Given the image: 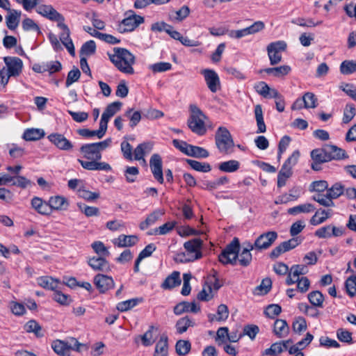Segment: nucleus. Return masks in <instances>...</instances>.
I'll return each instance as SVG.
<instances>
[{
	"label": "nucleus",
	"mask_w": 356,
	"mask_h": 356,
	"mask_svg": "<svg viewBox=\"0 0 356 356\" xmlns=\"http://www.w3.org/2000/svg\"><path fill=\"white\" fill-rule=\"evenodd\" d=\"M113 53H107L111 62L121 72L126 74H133V65L136 63L135 56L128 49L122 47H114Z\"/></svg>",
	"instance_id": "1"
},
{
	"label": "nucleus",
	"mask_w": 356,
	"mask_h": 356,
	"mask_svg": "<svg viewBox=\"0 0 356 356\" xmlns=\"http://www.w3.org/2000/svg\"><path fill=\"white\" fill-rule=\"evenodd\" d=\"M111 142L112 140L109 138L101 142L84 144L80 147V152L88 161H99L102 159V152L109 147Z\"/></svg>",
	"instance_id": "2"
},
{
	"label": "nucleus",
	"mask_w": 356,
	"mask_h": 356,
	"mask_svg": "<svg viewBox=\"0 0 356 356\" xmlns=\"http://www.w3.org/2000/svg\"><path fill=\"white\" fill-rule=\"evenodd\" d=\"M190 111L191 115L187 121L188 128L199 136L204 135L207 132L204 123L206 115L195 104L190 106Z\"/></svg>",
	"instance_id": "3"
},
{
	"label": "nucleus",
	"mask_w": 356,
	"mask_h": 356,
	"mask_svg": "<svg viewBox=\"0 0 356 356\" xmlns=\"http://www.w3.org/2000/svg\"><path fill=\"white\" fill-rule=\"evenodd\" d=\"M202 246V241L198 238L185 242L184 247L186 252L178 254L179 260L182 263H186L200 259L202 256L201 252Z\"/></svg>",
	"instance_id": "4"
},
{
	"label": "nucleus",
	"mask_w": 356,
	"mask_h": 356,
	"mask_svg": "<svg viewBox=\"0 0 356 356\" xmlns=\"http://www.w3.org/2000/svg\"><path fill=\"white\" fill-rule=\"evenodd\" d=\"M239 250L240 242L238 238L235 237L218 255V261L223 265H235L237 261Z\"/></svg>",
	"instance_id": "5"
},
{
	"label": "nucleus",
	"mask_w": 356,
	"mask_h": 356,
	"mask_svg": "<svg viewBox=\"0 0 356 356\" xmlns=\"http://www.w3.org/2000/svg\"><path fill=\"white\" fill-rule=\"evenodd\" d=\"M216 145L222 154H229L232 152L234 143L229 130L224 127H220L215 134Z\"/></svg>",
	"instance_id": "6"
},
{
	"label": "nucleus",
	"mask_w": 356,
	"mask_h": 356,
	"mask_svg": "<svg viewBox=\"0 0 356 356\" xmlns=\"http://www.w3.org/2000/svg\"><path fill=\"white\" fill-rule=\"evenodd\" d=\"M82 344L76 339L70 338L65 341L56 340L52 343L51 348L58 355L65 356L68 355L70 350L79 351V347Z\"/></svg>",
	"instance_id": "7"
},
{
	"label": "nucleus",
	"mask_w": 356,
	"mask_h": 356,
	"mask_svg": "<svg viewBox=\"0 0 356 356\" xmlns=\"http://www.w3.org/2000/svg\"><path fill=\"white\" fill-rule=\"evenodd\" d=\"M286 49V43L279 40L267 46L268 56L271 65L278 64L282 60V52Z\"/></svg>",
	"instance_id": "8"
},
{
	"label": "nucleus",
	"mask_w": 356,
	"mask_h": 356,
	"mask_svg": "<svg viewBox=\"0 0 356 356\" xmlns=\"http://www.w3.org/2000/svg\"><path fill=\"white\" fill-rule=\"evenodd\" d=\"M277 236L275 231L265 232L257 237L252 245L257 250H266L275 242Z\"/></svg>",
	"instance_id": "9"
},
{
	"label": "nucleus",
	"mask_w": 356,
	"mask_h": 356,
	"mask_svg": "<svg viewBox=\"0 0 356 356\" xmlns=\"http://www.w3.org/2000/svg\"><path fill=\"white\" fill-rule=\"evenodd\" d=\"M144 22V18L140 15H132L124 18L118 25V30L124 33L134 31L140 24Z\"/></svg>",
	"instance_id": "10"
},
{
	"label": "nucleus",
	"mask_w": 356,
	"mask_h": 356,
	"mask_svg": "<svg viewBox=\"0 0 356 356\" xmlns=\"http://www.w3.org/2000/svg\"><path fill=\"white\" fill-rule=\"evenodd\" d=\"M149 166L154 178L160 184L164 181L163 170H162V159L158 154L152 155L149 160Z\"/></svg>",
	"instance_id": "11"
},
{
	"label": "nucleus",
	"mask_w": 356,
	"mask_h": 356,
	"mask_svg": "<svg viewBox=\"0 0 356 356\" xmlns=\"http://www.w3.org/2000/svg\"><path fill=\"white\" fill-rule=\"evenodd\" d=\"M204 76L207 87L212 92H216L220 88V81L218 74L210 69H204L201 72Z\"/></svg>",
	"instance_id": "12"
},
{
	"label": "nucleus",
	"mask_w": 356,
	"mask_h": 356,
	"mask_svg": "<svg viewBox=\"0 0 356 356\" xmlns=\"http://www.w3.org/2000/svg\"><path fill=\"white\" fill-rule=\"evenodd\" d=\"M36 11L38 14L51 21L57 22L58 23L60 21H65L64 17L50 5H40L37 7Z\"/></svg>",
	"instance_id": "13"
},
{
	"label": "nucleus",
	"mask_w": 356,
	"mask_h": 356,
	"mask_svg": "<svg viewBox=\"0 0 356 356\" xmlns=\"http://www.w3.org/2000/svg\"><path fill=\"white\" fill-rule=\"evenodd\" d=\"M47 138L52 144L60 150L70 151L74 147L72 143L61 134H51Z\"/></svg>",
	"instance_id": "14"
},
{
	"label": "nucleus",
	"mask_w": 356,
	"mask_h": 356,
	"mask_svg": "<svg viewBox=\"0 0 356 356\" xmlns=\"http://www.w3.org/2000/svg\"><path fill=\"white\" fill-rule=\"evenodd\" d=\"M94 284L101 293H104L113 288L115 284L111 277L100 273L95 276Z\"/></svg>",
	"instance_id": "15"
},
{
	"label": "nucleus",
	"mask_w": 356,
	"mask_h": 356,
	"mask_svg": "<svg viewBox=\"0 0 356 356\" xmlns=\"http://www.w3.org/2000/svg\"><path fill=\"white\" fill-rule=\"evenodd\" d=\"M3 60L8 67V74L9 76H17L22 70L23 62L17 57L6 56L3 58Z\"/></svg>",
	"instance_id": "16"
},
{
	"label": "nucleus",
	"mask_w": 356,
	"mask_h": 356,
	"mask_svg": "<svg viewBox=\"0 0 356 356\" xmlns=\"http://www.w3.org/2000/svg\"><path fill=\"white\" fill-rule=\"evenodd\" d=\"M254 249L255 248L250 242L246 241L243 243V249L239 250L237 259L241 266L247 267L251 264L252 256L250 251Z\"/></svg>",
	"instance_id": "17"
},
{
	"label": "nucleus",
	"mask_w": 356,
	"mask_h": 356,
	"mask_svg": "<svg viewBox=\"0 0 356 356\" xmlns=\"http://www.w3.org/2000/svg\"><path fill=\"white\" fill-rule=\"evenodd\" d=\"M106 257L95 256L88 260V266L95 271L108 273L111 270L110 264Z\"/></svg>",
	"instance_id": "18"
},
{
	"label": "nucleus",
	"mask_w": 356,
	"mask_h": 356,
	"mask_svg": "<svg viewBox=\"0 0 356 356\" xmlns=\"http://www.w3.org/2000/svg\"><path fill=\"white\" fill-rule=\"evenodd\" d=\"M78 161L83 168L88 170H111V165L105 162H97V161H86L81 159H78Z\"/></svg>",
	"instance_id": "19"
},
{
	"label": "nucleus",
	"mask_w": 356,
	"mask_h": 356,
	"mask_svg": "<svg viewBox=\"0 0 356 356\" xmlns=\"http://www.w3.org/2000/svg\"><path fill=\"white\" fill-rule=\"evenodd\" d=\"M22 12L20 10L10 9L6 16V23L8 29L11 31L15 30L19 26Z\"/></svg>",
	"instance_id": "20"
},
{
	"label": "nucleus",
	"mask_w": 356,
	"mask_h": 356,
	"mask_svg": "<svg viewBox=\"0 0 356 356\" xmlns=\"http://www.w3.org/2000/svg\"><path fill=\"white\" fill-rule=\"evenodd\" d=\"M200 310V308L197 306L195 302H188L184 301L176 305L174 307V313L176 315H181L184 312L197 313Z\"/></svg>",
	"instance_id": "21"
},
{
	"label": "nucleus",
	"mask_w": 356,
	"mask_h": 356,
	"mask_svg": "<svg viewBox=\"0 0 356 356\" xmlns=\"http://www.w3.org/2000/svg\"><path fill=\"white\" fill-rule=\"evenodd\" d=\"M327 154L330 157V161L332 160H342L348 158L346 151L341 148L333 145H325Z\"/></svg>",
	"instance_id": "22"
},
{
	"label": "nucleus",
	"mask_w": 356,
	"mask_h": 356,
	"mask_svg": "<svg viewBox=\"0 0 356 356\" xmlns=\"http://www.w3.org/2000/svg\"><path fill=\"white\" fill-rule=\"evenodd\" d=\"M31 206L38 213L41 215L48 216L51 213L49 202H47L43 201L38 197H34L31 200Z\"/></svg>",
	"instance_id": "23"
},
{
	"label": "nucleus",
	"mask_w": 356,
	"mask_h": 356,
	"mask_svg": "<svg viewBox=\"0 0 356 356\" xmlns=\"http://www.w3.org/2000/svg\"><path fill=\"white\" fill-rule=\"evenodd\" d=\"M229 316V309L226 305L221 304L218 307L216 314H209L208 318L209 322L225 321Z\"/></svg>",
	"instance_id": "24"
},
{
	"label": "nucleus",
	"mask_w": 356,
	"mask_h": 356,
	"mask_svg": "<svg viewBox=\"0 0 356 356\" xmlns=\"http://www.w3.org/2000/svg\"><path fill=\"white\" fill-rule=\"evenodd\" d=\"M180 273L178 271H173L168 275L161 284L163 289H172L181 284Z\"/></svg>",
	"instance_id": "25"
},
{
	"label": "nucleus",
	"mask_w": 356,
	"mask_h": 356,
	"mask_svg": "<svg viewBox=\"0 0 356 356\" xmlns=\"http://www.w3.org/2000/svg\"><path fill=\"white\" fill-rule=\"evenodd\" d=\"M168 338L167 335L162 334L157 341L154 356H168Z\"/></svg>",
	"instance_id": "26"
},
{
	"label": "nucleus",
	"mask_w": 356,
	"mask_h": 356,
	"mask_svg": "<svg viewBox=\"0 0 356 356\" xmlns=\"http://www.w3.org/2000/svg\"><path fill=\"white\" fill-rule=\"evenodd\" d=\"M273 332L279 338H283L288 335L289 327L285 320L277 319L274 323Z\"/></svg>",
	"instance_id": "27"
},
{
	"label": "nucleus",
	"mask_w": 356,
	"mask_h": 356,
	"mask_svg": "<svg viewBox=\"0 0 356 356\" xmlns=\"http://www.w3.org/2000/svg\"><path fill=\"white\" fill-rule=\"evenodd\" d=\"M195 323L194 320L188 316L179 319L176 323L177 332L179 334H183L186 332L189 327H194Z\"/></svg>",
	"instance_id": "28"
},
{
	"label": "nucleus",
	"mask_w": 356,
	"mask_h": 356,
	"mask_svg": "<svg viewBox=\"0 0 356 356\" xmlns=\"http://www.w3.org/2000/svg\"><path fill=\"white\" fill-rule=\"evenodd\" d=\"M152 148V145L149 142L139 144L134 151L135 160L140 161L143 159V161L145 162V160L144 159V156L146 152H149Z\"/></svg>",
	"instance_id": "29"
},
{
	"label": "nucleus",
	"mask_w": 356,
	"mask_h": 356,
	"mask_svg": "<svg viewBox=\"0 0 356 356\" xmlns=\"http://www.w3.org/2000/svg\"><path fill=\"white\" fill-rule=\"evenodd\" d=\"M316 209L315 207L311 203H305L300 204L291 208H289L287 213L292 216H296L298 213H308L314 211Z\"/></svg>",
	"instance_id": "30"
},
{
	"label": "nucleus",
	"mask_w": 356,
	"mask_h": 356,
	"mask_svg": "<svg viewBox=\"0 0 356 356\" xmlns=\"http://www.w3.org/2000/svg\"><path fill=\"white\" fill-rule=\"evenodd\" d=\"M49 204L51 208V213L52 210L65 209L68 205L66 199L59 195L50 197Z\"/></svg>",
	"instance_id": "31"
},
{
	"label": "nucleus",
	"mask_w": 356,
	"mask_h": 356,
	"mask_svg": "<svg viewBox=\"0 0 356 356\" xmlns=\"http://www.w3.org/2000/svg\"><path fill=\"white\" fill-rule=\"evenodd\" d=\"M163 214V212L161 210H156L151 213L145 219V221L141 222L140 224V228L142 230H145L148 228L150 225L154 224Z\"/></svg>",
	"instance_id": "32"
},
{
	"label": "nucleus",
	"mask_w": 356,
	"mask_h": 356,
	"mask_svg": "<svg viewBox=\"0 0 356 356\" xmlns=\"http://www.w3.org/2000/svg\"><path fill=\"white\" fill-rule=\"evenodd\" d=\"M325 145L321 148H316L311 152V157L312 160H317V162L327 163L330 161V157L327 154Z\"/></svg>",
	"instance_id": "33"
},
{
	"label": "nucleus",
	"mask_w": 356,
	"mask_h": 356,
	"mask_svg": "<svg viewBox=\"0 0 356 356\" xmlns=\"http://www.w3.org/2000/svg\"><path fill=\"white\" fill-rule=\"evenodd\" d=\"M331 216V210H318L310 219L312 225H318L325 222Z\"/></svg>",
	"instance_id": "34"
},
{
	"label": "nucleus",
	"mask_w": 356,
	"mask_h": 356,
	"mask_svg": "<svg viewBox=\"0 0 356 356\" xmlns=\"http://www.w3.org/2000/svg\"><path fill=\"white\" fill-rule=\"evenodd\" d=\"M44 132L40 129H28L23 134V138L27 141L38 140L44 137Z\"/></svg>",
	"instance_id": "35"
},
{
	"label": "nucleus",
	"mask_w": 356,
	"mask_h": 356,
	"mask_svg": "<svg viewBox=\"0 0 356 356\" xmlns=\"http://www.w3.org/2000/svg\"><path fill=\"white\" fill-rule=\"evenodd\" d=\"M300 155L299 150H295L283 163L281 169L286 172H293V167L297 164Z\"/></svg>",
	"instance_id": "36"
},
{
	"label": "nucleus",
	"mask_w": 356,
	"mask_h": 356,
	"mask_svg": "<svg viewBox=\"0 0 356 356\" xmlns=\"http://www.w3.org/2000/svg\"><path fill=\"white\" fill-rule=\"evenodd\" d=\"M300 155L299 150H295L283 163L281 169L286 172H293V167L297 164Z\"/></svg>",
	"instance_id": "37"
},
{
	"label": "nucleus",
	"mask_w": 356,
	"mask_h": 356,
	"mask_svg": "<svg viewBox=\"0 0 356 356\" xmlns=\"http://www.w3.org/2000/svg\"><path fill=\"white\" fill-rule=\"evenodd\" d=\"M300 155L299 150H295L283 163L281 169L286 172H293V167L297 164Z\"/></svg>",
	"instance_id": "38"
},
{
	"label": "nucleus",
	"mask_w": 356,
	"mask_h": 356,
	"mask_svg": "<svg viewBox=\"0 0 356 356\" xmlns=\"http://www.w3.org/2000/svg\"><path fill=\"white\" fill-rule=\"evenodd\" d=\"M38 284L44 289L55 291L58 287V282L51 277L43 276L38 279Z\"/></svg>",
	"instance_id": "39"
},
{
	"label": "nucleus",
	"mask_w": 356,
	"mask_h": 356,
	"mask_svg": "<svg viewBox=\"0 0 356 356\" xmlns=\"http://www.w3.org/2000/svg\"><path fill=\"white\" fill-rule=\"evenodd\" d=\"M240 168V163L236 160H229L222 162L218 165V169L225 172H234Z\"/></svg>",
	"instance_id": "40"
},
{
	"label": "nucleus",
	"mask_w": 356,
	"mask_h": 356,
	"mask_svg": "<svg viewBox=\"0 0 356 356\" xmlns=\"http://www.w3.org/2000/svg\"><path fill=\"white\" fill-rule=\"evenodd\" d=\"M345 191V187L341 182H337L334 184L330 188L328 187L327 195L332 200L339 197L343 195Z\"/></svg>",
	"instance_id": "41"
},
{
	"label": "nucleus",
	"mask_w": 356,
	"mask_h": 356,
	"mask_svg": "<svg viewBox=\"0 0 356 356\" xmlns=\"http://www.w3.org/2000/svg\"><path fill=\"white\" fill-rule=\"evenodd\" d=\"M309 302L314 307H323L324 296L319 291H314L310 292L307 296Z\"/></svg>",
	"instance_id": "42"
},
{
	"label": "nucleus",
	"mask_w": 356,
	"mask_h": 356,
	"mask_svg": "<svg viewBox=\"0 0 356 356\" xmlns=\"http://www.w3.org/2000/svg\"><path fill=\"white\" fill-rule=\"evenodd\" d=\"M186 162L193 170L197 172H209L211 170V166L208 163H202L192 159H186Z\"/></svg>",
	"instance_id": "43"
},
{
	"label": "nucleus",
	"mask_w": 356,
	"mask_h": 356,
	"mask_svg": "<svg viewBox=\"0 0 356 356\" xmlns=\"http://www.w3.org/2000/svg\"><path fill=\"white\" fill-rule=\"evenodd\" d=\"M96 51V44L94 40H89L83 44L80 50V56H90Z\"/></svg>",
	"instance_id": "44"
},
{
	"label": "nucleus",
	"mask_w": 356,
	"mask_h": 356,
	"mask_svg": "<svg viewBox=\"0 0 356 356\" xmlns=\"http://www.w3.org/2000/svg\"><path fill=\"white\" fill-rule=\"evenodd\" d=\"M117 245L119 247H129L135 245L138 242L137 236L134 235L126 236L122 234L118 238Z\"/></svg>",
	"instance_id": "45"
},
{
	"label": "nucleus",
	"mask_w": 356,
	"mask_h": 356,
	"mask_svg": "<svg viewBox=\"0 0 356 356\" xmlns=\"http://www.w3.org/2000/svg\"><path fill=\"white\" fill-rule=\"evenodd\" d=\"M189 148L188 156L205 159L209 156V152L202 147L191 145Z\"/></svg>",
	"instance_id": "46"
},
{
	"label": "nucleus",
	"mask_w": 356,
	"mask_h": 356,
	"mask_svg": "<svg viewBox=\"0 0 356 356\" xmlns=\"http://www.w3.org/2000/svg\"><path fill=\"white\" fill-rule=\"evenodd\" d=\"M312 199L325 207H333L335 206L333 200L328 197L327 192L325 195H314L312 197Z\"/></svg>",
	"instance_id": "47"
},
{
	"label": "nucleus",
	"mask_w": 356,
	"mask_h": 356,
	"mask_svg": "<svg viewBox=\"0 0 356 356\" xmlns=\"http://www.w3.org/2000/svg\"><path fill=\"white\" fill-rule=\"evenodd\" d=\"M356 72V61L344 60L340 65V72L344 75H348Z\"/></svg>",
	"instance_id": "48"
},
{
	"label": "nucleus",
	"mask_w": 356,
	"mask_h": 356,
	"mask_svg": "<svg viewBox=\"0 0 356 356\" xmlns=\"http://www.w3.org/2000/svg\"><path fill=\"white\" fill-rule=\"evenodd\" d=\"M191 348V345L189 341L179 340L177 341L175 345V350L177 355L180 356H184L187 355Z\"/></svg>",
	"instance_id": "49"
},
{
	"label": "nucleus",
	"mask_w": 356,
	"mask_h": 356,
	"mask_svg": "<svg viewBox=\"0 0 356 356\" xmlns=\"http://www.w3.org/2000/svg\"><path fill=\"white\" fill-rule=\"evenodd\" d=\"M24 330L27 332H33L38 337L43 336V334L41 332V326L35 320L29 321L24 325Z\"/></svg>",
	"instance_id": "50"
},
{
	"label": "nucleus",
	"mask_w": 356,
	"mask_h": 356,
	"mask_svg": "<svg viewBox=\"0 0 356 356\" xmlns=\"http://www.w3.org/2000/svg\"><path fill=\"white\" fill-rule=\"evenodd\" d=\"M302 99L305 108H314L318 106V99L313 92H305L302 96Z\"/></svg>",
	"instance_id": "51"
},
{
	"label": "nucleus",
	"mask_w": 356,
	"mask_h": 356,
	"mask_svg": "<svg viewBox=\"0 0 356 356\" xmlns=\"http://www.w3.org/2000/svg\"><path fill=\"white\" fill-rule=\"evenodd\" d=\"M140 301L138 298H132L120 302L117 305V309L122 312L128 311L136 306Z\"/></svg>",
	"instance_id": "52"
},
{
	"label": "nucleus",
	"mask_w": 356,
	"mask_h": 356,
	"mask_svg": "<svg viewBox=\"0 0 356 356\" xmlns=\"http://www.w3.org/2000/svg\"><path fill=\"white\" fill-rule=\"evenodd\" d=\"M121 106V102H114L106 106L102 115L105 116L110 120L111 117H113L118 111L120 110Z\"/></svg>",
	"instance_id": "53"
},
{
	"label": "nucleus",
	"mask_w": 356,
	"mask_h": 356,
	"mask_svg": "<svg viewBox=\"0 0 356 356\" xmlns=\"http://www.w3.org/2000/svg\"><path fill=\"white\" fill-rule=\"evenodd\" d=\"M356 114V109L353 104H348L343 111L342 122L344 124L349 123Z\"/></svg>",
	"instance_id": "54"
},
{
	"label": "nucleus",
	"mask_w": 356,
	"mask_h": 356,
	"mask_svg": "<svg viewBox=\"0 0 356 356\" xmlns=\"http://www.w3.org/2000/svg\"><path fill=\"white\" fill-rule=\"evenodd\" d=\"M124 115L127 117L130 120V127H136L141 120V114L140 111L133 112V108H129L124 113Z\"/></svg>",
	"instance_id": "55"
},
{
	"label": "nucleus",
	"mask_w": 356,
	"mask_h": 356,
	"mask_svg": "<svg viewBox=\"0 0 356 356\" xmlns=\"http://www.w3.org/2000/svg\"><path fill=\"white\" fill-rule=\"evenodd\" d=\"M78 195L80 197H81L88 202H92L95 200L99 197V193L91 192V191L86 190L80 186L78 189Z\"/></svg>",
	"instance_id": "56"
},
{
	"label": "nucleus",
	"mask_w": 356,
	"mask_h": 356,
	"mask_svg": "<svg viewBox=\"0 0 356 356\" xmlns=\"http://www.w3.org/2000/svg\"><path fill=\"white\" fill-rule=\"evenodd\" d=\"M154 330L156 331V329L153 325H151L149 326L148 330L141 336L142 343L143 346H149L154 343L155 340L154 339L153 332Z\"/></svg>",
	"instance_id": "57"
},
{
	"label": "nucleus",
	"mask_w": 356,
	"mask_h": 356,
	"mask_svg": "<svg viewBox=\"0 0 356 356\" xmlns=\"http://www.w3.org/2000/svg\"><path fill=\"white\" fill-rule=\"evenodd\" d=\"M80 76V70L77 67H74V68L67 74V79L65 81V86L67 88L70 87L72 83L76 82L79 79Z\"/></svg>",
	"instance_id": "58"
},
{
	"label": "nucleus",
	"mask_w": 356,
	"mask_h": 356,
	"mask_svg": "<svg viewBox=\"0 0 356 356\" xmlns=\"http://www.w3.org/2000/svg\"><path fill=\"white\" fill-rule=\"evenodd\" d=\"M346 292L349 296L353 297L356 294V275L348 277L345 282Z\"/></svg>",
	"instance_id": "59"
},
{
	"label": "nucleus",
	"mask_w": 356,
	"mask_h": 356,
	"mask_svg": "<svg viewBox=\"0 0 356 356\" xmlns=\"http://www.w3.org/2000/svg\"><path fill=\"white\" fill-rule=\"evenodd\" d=\"M292 328L295 332L300 334L302 332L307 330L306 320L301 316L296 318L293 322Z\"/></svg>",
	"instance_id": "60"
},
{
	"label": "nucleus",
	"mask_w": 356,
	"mask_h": 356,
	"mask_svg": "<svg viewBox=\"0 0 356 356\" xmlns=\"http://www.w3.org/2000/svg\"><path fill=\"white\" fill-rule=\"evenodd\" d=\"M91 246L94 251L100 257H108L110 255L109 251L101 241H95L92 243Z\"/></svg>",
	"instance_id": "61"
},
{
	"label": "nucleus",
	"mask_w": 356,
	"mask_h": 356,
	"mask_svg": "<svg viewBox=\"0 0 356 356\" xmlns=\"http://www.w3.org/2000/svg\"><path fill=\"white\" fill-rule=\"evenodd\" d=\"M328 189V183L327 181L325 180H319V181H313L309 187V191L311 192L316 191V192H324L326 191L327 192Z\"/></svg>",
	"instance_id": "62"
},
{
	"label": "nucleus",
	"mask_w": 356,
	"mask_h": 356,
	"mask_svg": "<svg viewBox=\"0 0 356 356\" xmlns=\"http://www.w3.org/2000/svg\"><path fill=\"white\" fill-rule=\"evenodd\" d=\"M337 337L338 339L344 343L351 344L353 343L352 333L343 328H339L337 331Z\"/></svg>",
	"instance_id": "63"
},
{
	"label": "nucleus",
	"mask_w": 356,
	"mask_h": 356,
	"mask_svg": "<svg viewBox=\"0 0 356 356\" xmlns=\"http://www.w3.org/2000/svg\"><path fill=\"white\" fill-rule=\"evenodd\" d=\"M282 312V308L279 305L272 304L266 307L264 314L266 316L270 318H275Z\"/></svg>",
	"instance_id": "64"
}]
</instances>
